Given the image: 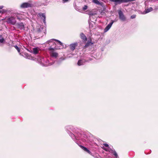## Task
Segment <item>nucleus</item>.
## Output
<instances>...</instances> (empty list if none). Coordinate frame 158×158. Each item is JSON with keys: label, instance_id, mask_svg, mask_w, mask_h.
I'll list each match as a JSON object with an SVG mask.
<instances>
[{"label": "nucleus", "instance_id": "obj_29", "mask_svg": "<svg viewBox=\"0 0 158 158\" xmlns=\"http://www.w3.org/2000/svg\"><path fill=\"white\" fill-rule=\"evenodd\" d=\"M69 0H63L64 2H67L69 1Z\"/></svg>", "mask_w": 158, "mask_h": 158}, {"label": "nucleus", "instance_id": "obj_14", "mask_svg": "<svg viewBox=\"0 0 158 158\" xmlns=\"http://www.w3.org/2000/svg\"><path fill=\"white\" fill-rule=\"evenodd\" d=\"M153 10L152 8L150 7L149 8L145 9L143 12V14H146L149 12L152 11Z\"/></svg>", "mask_w": 158, "mask_h": 158}, {"label": "nucleus", "instance_id": "obj_7", "mask_svg": "<svg viewBox=\"0 0 158 158\" xmlns=\"http://www.w3.org/2000/svg\"><path fill=\"white\" fill-rule=\"evenodd\" d=\"M55 39H52L48 41L47 42V44H49V47L52 45V46H55L56 45V43L55 42H53V41Z\"/></svg>", "mask_w": 158, "mask_h": 158}, {"label": "nucleus", "instance_id": "obj_25", "mask_svg": "<svg viewBox=\"0 0 158 158\" xmlns=\"http://www.w3.org/2000/svg\"><path fill=\"white\" fill-rule=\"evenodd\" d=\"M88 6L87 5H85L83 7L82 9L83 10H85L87 9Z\"/></svg>", "mask_w": 158, "mask_h": 158}, {"label": "nucleus", "instance_id": "obj_26", "mask_svg": "<svg viewBox=\"0 0 158 158\" xmlns=\"http://www.w3.org/2000/svg\"><path fill=\"white\" fill-rule=\"evenodd\" d=\"M135 17H136L135 15H133L131 16V18L132 19H133L135 18Z\"/></svg>", "mask_w": 158, "mask_h": 158}, {"label": "nucleus", "instance_id": "obj_3", "mask_svg": "<svg viewBox=\"0 0 158 158\" xmlns=\"http://www.w3.org/2000/svg\"><path fill=\"white\" fill-rule=\"evenodd\" d=\"M6 22L11 24L14 25L16 23V21L14 17H11L7 19Z\"/></svg>", "mask_w": 158, "mask_h": 158}, {"label": "nucleus", "instance_id": "obj_2", "mask_svg": "<svg viewBox=\"0 0 158 158\" xmlns=\"http://www.w3.org/2000/svg\"><path fill=\"white\" fill-rule=\"evenodd\" d=\"M55 49H56V47L54 48H52V45L48 48V50L50 51V56L55 58H56L58 56V53L54 51V50Z\"/></svg>", "mask_w": 158, "mask_h": 158}, {"label": "nucleus", "instance_id": "obj_28", "mask_svg": "<svg viewBox=\"0 0 158 158\" xmlns=\"http://www.w3.org/2000/svg\"><path fill=\"white\" fill-rule=\"evenodd\" d=\"M16 17L17 18V19L19 20H20V19H21L18 16H16Z\"/></svg>", "mask_w": 158, "mask_h": 158}, {"label": "nucleus", "instance_id": "obj_20", "mask_svg": "<svg viewBox=\"0 0 158 158\" xmlns=\"http://www.w3.org/2000/svg\"><path fill=\"white\" fill-rule=\"evenodd\" d=\"M67 129H70L73 131V132L74 131L75 128H74L73 127H72V126H68L67 127Z\"/></svg>", "mask_w": 158, "mask_h": 158}, {"label": "nucleus", "instance_id": "obj_13", "mask_svg": "<svg viewBox=\"0 0 158 158\" xmlns=\"http://www.w3.org/2000/svg\"><path fill=\"white\" fill-rule=\"evenodd\" d=\"M39 15L41 19L44 18V23H45L46 17L45 14L40 13L39 14Z\"/></svg>", "mask_w": 158, "mask_h": 158}, {"label": "nucleus", "instance_id": "obj_11", "mask_svg": "<svg viewBox=\"0 0 158 158\" xmlns=\"http://www.w3.org/2000/svg\"><path fill=\"white\" fill-rule=\"evenodd\" d=\"M80 147L84 151L86 152L89 154L92 155L91 152L87 148L82 145H80Z\"/></svg>", "mask_w": 158, "mask_h": 158}, {"label": "nucleus", "instance_id": "obj_15", "mask_svg": "<svg viewBox=\"0 0 158 158\" xmlns=\"http://www.w3.org/2000/svg\"><path fill=\"white\" fill-rule=\"evenodd\" d=\"M92 2L97 5H100L101 6H102L103 4L102 2H100L98 0H93L92 1Z\"/></svg>", "mask_w": 158, "mask_h": 158}, {"label": "nucleus", "instance_id": "obj_5", "mask_svg": "<svg viewBox=\"0 0 158 158\" xmlns=\"http://www.w3.org/2000/svg\"><path fill=\"white\" fill-rule=\"evenodd\" d=\"M77 43L75 42L70 44L69 45V47L71 50L73 51L75 49V48L77 46Z\"/></svg>", "mask_w": 158, "mask_h": 158}, {"label": "nucleus", "instance_id": "obj_1", "mask_svg": "<svg viewBox=\"0 0 158 158\" xmlns=\"http://www.w3.org/2000/svg\"><path fill=\"white\" fill-rule=\"evenodd\" d=\"M70 136L72 137V139L75 140H82L83 141H86V140L82 139V136L81 135V134L79 133L77 134L74 135L72 133H70Z\"/></svg>", "mask_w": 158, "mask_h": 158}, {"label": "nucleus", "instance_id": "obj_8", "mask_svg": "<svg viewBox=\"0 0 158 158\" xmlns=\"http://www.w3.org/2000/svg\"><path fill=\"white\" fill-rule=\"evenodd\" d=\"M80 36L81 39L84 41L86 42L87 40V38L85 35L83 33H81L80 34Z\"/></svg>", "mask_w": 158, "mask_h": 158}, {"label": "nucleus", "instance_id": "obj_31", "mask_svg": "<svg viewBox=\"0 0 158 158\" xmlns=\"http://www.w3.org/2000/svg\"><path fill=\"white\" fill-rule=\"evenodd\" d=\"M103 149L104 150H106V151H107V150L106 149V148H103Z\"/></svg>", "mask_w": 158, "mask_h": 158}, {"label": "nucleus", "instance_id": "obj_30", "mask_svg": "<svg viewBox=\"0 0 158 158\" xmlns=\"http://www.w3.org/2000/svg\"><path fill=\"white\" fill-rule=\"evenodd\" d=\"M3 8V6H0V9H1L2 8Z\"/></svg>", "mask_w": 158, "mask_h": 158}, {"label": "nucleus", "instance_id": "obj_16", "mask_svg": "<svg viewBox=\"0 0 158 158\" xmlns=\"http://www.w3.org/2000/svg\"><path fill=\"white\" fill-rule=\"evenodd\" d=\"M91 40L90 39V41H88L87 43H86L85 45V48H87L90 45V44H93V43H92L91 41Z\"/></svg>", "mask_w": 158, "mask_h": 158}, {"label": "nucleus", "instance_id": "obj_10", "mask_svg": "<svg viewBox=\"0 0 158 158\" xmlns=\"http://www.w3.org/2000/svg\"><path fill=\"white\" fill-rule=\"evenodd\" d=\"M18 28L20 29H24V25L22 23H18L16 24Z\"/></svg>", "mask_w": 158, "mask_h": 158}, {"label": "nucleus", "instance_id": "obj_21", "mask_svg": "<svg viewBox=\"0 0 158 158\" xmlns=\"http://www.w3.org/2000/svg\"><path fill=\"white\" fill-rule=\"evenodd\" d=\"M110 151H112V152H113V154L117 158L118 157V155L116 152L115 151H114V150H113L111 149L110 148Z\"/></svg>", "mask_w": 158, "mask_h": 158}, {"label": "nucleus", "instance_id": "obj_23", "mask_svg": "<svg viewBox=\"0 0 158 158\" xmlns=\"http://www.w3.org/2000/svg\"><path fill=\"white\" fill-rule=\"evenodd\" d=\"M14 47L19 52H20V49L17 45L15 46Z\"/></svg>", "mask_w": 158, "mask_h": 158}, {"label": "nucleus", "instance_id": "obj_22", "mask_svg": "<svg viewBox=\"0 0 158 158\" xmlns=\"http://www.w3.org/2000/svg\"><path fill=\"white\" fill-rule=\"evenodd\" d=\"M96 14H97L96 13H93L92 11H90V12H89V15L90 16L94 15Z\"/></svg>", "mask_w": 158, "mask_h": 158}, {"label": "nucleus", "instance_id": "obj_27", "mask_svg": "<svg viewBox=\"0 0 158 158\" xmlns=\"http://www.w3.org/2000/svg\"><path fill=\"white\" fill-rule=\"evenodd\" d=\"M103 145L104 146H105V147H108V148H109V145L107 143H104Z\"/></svg>", "mask_w": 158, "mask_h": 158}, {"label": "nucleus", "instance_id": "obj_32", "mask_svg": "<svg viewBox=\"0 0 158 158\" xmlns=\"http://www.w3.org/2000/svg\"><path fill=\"white\" fill-rule=\"evenodd\" d=\"M1 11L0 10V13H1Z\"/></svg>", "mask_w": 158, "mask_h": 158}, {"label": "nucleus", "instance_id": "obj_24", "mask_svg": "<svg viewBox=\"0 0 158 158\" xmlns=\"http://www.w3.org/2000/svg\"><path fill=\"white\" fill-rule=\"evenodd\" d=\"M54 40L58 42L60 45L61 46L63 45V44L60 40L56 39H54Z\"/></svg>", "mask_w": 158, "mask_h": 158}, {"label": "nucleus", "instance_id": "obj_12", "mask_svg": "<svg viewBox=\"0 0 158 158\" xmlns=\"http://www.w3.org/2000/svg\"><path fill=\"white\" fill-rule=\"evenodd\" d=\"M113 22H112L109 23L104 29V31H107L110 28Z\"/></svg>", "mask_w": 158, "mask_h": 158}, {"label": "nucleus", "instance_id": "obj_18", "mask_svg": "<svg viewBox=\"0 0 158 158\" xmlns=\"http://www.w3.org/2000/svg\"><path fill=\"white\" fill-rule=\"evenodd\" d=\"M5 42V40L2 37V35H0V43H3Z\"/></svg>", "mask_w": 158, "mask_h": 158}, {"label": "nucleus", "instance_id": "obj_6", "mask_svg": "<svg viewBox=\"0 0 158 158\" xmlns=\"http://www.w3.org/2000/svg\"><path fill=\"white\" fill-rule=\"evenodd\" d=\"M31 7V4L28 2H24L21 5L22 8H27Z\"/></svg>", "mask_w": 158, "mask_h": 158}, {"label": "nucleus", "instance_id": "obj_19", "mask_svg": "<svg viewBox=\"0 0 158 158\" xmlns=\"http://www.w3.org/2000/svg\"><path fill=\"white\" fill-rule=\"evenodd\" d=\"M84 62L82 60H78L77 64L78 65H81L84 64Z\"/></svg>", "mask_w": 158, "mask_h": 158}, {"label": "nucleus", "instance_id": "obj_17", "mask_svg": "<svg viewBox=\"0 0 158 158\" xmlns=\"http://www.w3.org/2000/svg\"><path fill=\"white\" fill-rule=\"evenodd\" d=\"M33 53L35 54H36L38 53V50L37 48H34L33 49Z\"/></svg>", "mask_w": 158, "mask_h": 158}, {"label": "nucleus", "instance_id": "obj_9", "mask_svg": "<svg viewBox=\"0 0 158 158\" xmlns=\"http://www.w3.org/2000/svg\"><path fill=\"white\" fill-rule=\"evenodd\" d=\"M125 0H109L111 2L117 3L118 4H120L121 3H124Z\"/></svg>", "mask_w": 158, "mask_h": 158}, {"label": "nucleus", "instance_id": "obj_4", "mask_svg": "<svg viewBox=\"0 0 158 158\" xmlns=\"http://www.w3.org/2000/svg\"><path fill=\"white\" fill-rule=\"evenodd\" d=\"M118 14L119 19L122 21H124L126 20V17L123 15V12L121 10L118 11Z\"/></svg>", "mask_w": 158, "mask_h": 158}]
</instances>
